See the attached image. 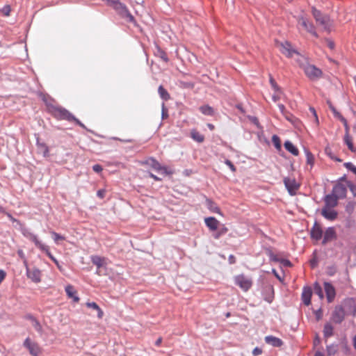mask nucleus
Returning <instances> with one entry per match:
<instances>
[{
	"label": "nucleus",
	"mask_w": 356,
	"mask_h": 356,
	"mask_svg": "<svg viewBox=\"0 0 356 356\" xmlns=\"http://www.w3.org/2000/svg\"><path fill=\"white\" fill-rule=\"evenodd\" d=\"M44 101L46 102L49 113H51L54 118L59 120H65L69 122H71V120L74 119V115L65 108L56 105L50 102H49L45 99H44Z\"/></svg>",
	"instance_id": "nucleus-1"
},
{
	"label": "nucleus",
	"mask_w": 356,
	"mask_h": 356,
	"mask_svg": "<svg viewBox=\"0 0 356 356\" xmlns=\"http://www.w3.org/2000/svg\"><path fill=\"white\" fill-rule=\"evenodd\" d=\"M312 13L316 23L321 26L325 31L330 32L332 27V22L330 17L326 15L322 14L320 10L314 7L312 8Z\"/></svg>",
	"instance_id": "nucleus-2"
},
{
	"label": "nucleus",
	"mask_w": 356,
	"mask_h": 356,
	"mask_svg": "<svg viewBox=\"0 0 356 356\" xmlns=\"http://www.w3.org/2000/svg\"><path fill=\"white\" fill-rule=\"evenodd\" d=\"M300 67L303 69L305 75L310 80H312V81L316 80V79H320L322 76V74H323L322 71L314 65L302 64L300 65Z\"/></svg>",
	"instance_id": "nucleus-3"
},
{
	"label": "nucleus",
	"mask_w": 356,
	"mask_h": 356,
	"mask_svg": "<svg viewBox=\"0 0 356 356\" xmlns=\"http://www.w3.org/2000/svg\"><path fill=\"white\" fill-rule=\"evenodd\" d=\"M298 25L302 26L307 32L309 33L316 38H318V34L316 31V28L312 22L304 15H300L297 19Z\"/></svg>",
	"instance_id": "nucleus-4"
},
{
	"label": "nucleus",
	"mask_w": 356,
	"mask_h": 356,
	"mask_svg": "<svg viewBox=\"0 0 356 356\" xmlns=\"http://www.w3.org/2000/svg\"><path fill=\"white\" fill-rule=\"evenodd\" d=\"M234 282L245 292L248 291L252 286V279L243 274L236 275L234 277Z\"/></svg>",
	"instance_id": "nucleus-5"
},
{
	"label": "nucleus",
	"mask_w": 356,
	"mask_h": 356,
	"mask_svg": "<svg viewBox=\"0 0 356 356\" xmlns=\"http://www.w3.org/2000/svg\"><path fill=\"white\" fill-rule=\"evenodd\" d=\"M24 345L32 356H39L42 353L40 346L29 338L25 340Z\"/></svg>",
	"instance_id": "nucleus-6"
},
{
	"label": "nucleus",
	"mask_w": 356,
	"mask_h": 356,
	"mask_svg": "<svg viewBox=\"0 0 356 356\" xmlns=\"http://www.w3.org/2000/svg\"><path fill=\"white\" fill-rule=\"evenodd\" d=\"M345 318V311L341 306H336L332 312L330 321L333 323L339 324Z\"/></svg>",
	"instance_id": "nucleus-7"
},
{
	"label": "nucleus",
	"mask_w": 356,
	"mask_h": 356,
	"mask_svg": "<svg viewBox=\"0 0 356 356\" xmlns=\"http://www.w3.org/2000/svg\"><path fill=\"white\" fill-rule=\"evenodd\" d=\"M276 46L280 51L286 57L290 58L292 57L293 54H298L297 51L292 48L291 44L286 41L284 42H277Z\"/></svg>",
	"instance_id": "nucleus-8"
},
{
	"label": "nucleus",
	"mask_w": 356,
	"mask_h": 356,
	"mask_svg": "<svg viewBox=\"0 0 356 356\" xmlns=\"http://www.w3.org/2000/svg\"><path fill=\"white\" fill-rule=\"evenodd\" d=\"M284 185L288 190L289 193L293 195L300 187V185L297 183L294 178L285 177L284 179Z\"/></svg>",
	"instance_id": "nucleus-9"
},
{
	"label": "nucleus",
	"mask_w": 356,
	"mask_h": 356,
	"mask_svg": "<svg viewBox=\"0 0 356 356\" xmlns=\"http://www.w3.org/2000/svg\"><path fill=\"white\" fill-rule=\"evenodd\" d=\"M321 215L327 220L333 221L337 219L338 213L334 208L323 207L321 209Z\"/></svg>",
	"instance_id": "nucleus-10"
},
{
	"label": "nucleus",
	"mask_w": 356,
	"mask_h": 356,
	"mask_svg": "<svg viewBox=\"0 0 356 356\" xmlns=\"http://www.w3.org/2000/svg\"><path fill=\"white\" fill-rule=\"evenodd\" d=\"M337 238V233L334 227H328L324 232L323 238L322 241L323 245H325L328 242H330Z\"/></svg>",
	"instance_id": "nucleus-11"
},
{
	"label": "nucleus",
	"mask_w": 356,
	"mask_h": 356,
	"mask_svg": "<svg viewBox=\"0 0 356 356\" xmlns=\"http://www.w3.org/2000/svg\"><path fill=\"white\" fill-rule=\"evenodd\" d=\"M26 274L27 277L35 283L41 281V271L38 268H27Z\"/></svg>",
	"instance_id": "nucleus-12"
},
{
	"label": "nucleus",
	"mask_w": 356,
	"mask_h": 356,
	"mask_svg": "<svg viewBox=\"0 0 356 356\" xmlns=\"http://www.w3.org/2000/svg\"><path fill=\"white\" fill-rule=\"evenodd\" d=\"M347 193L346 187L342 184H338L334 186L332 191V195L341 199L346 197Z\"/></svg>",
	"instance_id": "nucleus-13"
},
{
	"label": "nucleus",
	"mask_w": 356,
	"mask_h": 356,
	"mask_svg": "<svg viewBox=\"0 0 356 356\" xmlns=\"http://www.w3.org/2000/svg\"><path fill=\"white\" fill-rule=\"evenodd\" d=\"M324 289L326 293V297L328 302H332L336 295L334 287L329 282L324 283Z\"/></svg>",
	"instance_id": "nucleus-14"
},
{
	"label": "nucleus",
	"mask_w": 356,
	"mask_h": 356,
	"mask_svg": "<svg viewBox=\"0 0 356 356\" xmlns=\"http://www.w3.org/2000/svg\"><path fill=\"white\" fill-rule=\"evenodd\" d=\"M65 291L66 292L67 296L69 298L72 299L74 302L77 303L79 302L80 298L78 296L77 291L74 289V287L72 285H67L65 288Z\"/></svg>",
	"instance_id": "nucleus-15"
},
{
	"label": "nucleus",
	"mask_w": 356,
	"mask_h": 356,
	"mask_svg": "<svg viewBox=\"0 0 356 356\" xmlns=\"http://www.w3.org/2000/svg\"><path fill=\"white\" fill-rule=\"evenodd\" d=\"M311 238L316 241H318L322 238L323 230L319 224L315 222L310 231Z\"/></svg>",
	"instance_id": "nucleus-16"
},
{
	"label": "nucleus",
	"mask_w": 356,
	"mask_h": 356,
	"mask_svg": "<svg viewBox=\"0 0 356 356\" xmlns=\"http://www.w3.org/2000/svg\"><path fill=\"white\" fill-rule=\"evenodd\" d=\"M206 226L211 232L216 231L220 225V222L214 217H207L204 218Z\"/></svg>",
	"instance_id": "nucleus-17"
},
{
	"label": "nucleus",
	"mask_w": 356,
	"mask_h": 356,
	"mask_svg": "<svg viewBox=\"0 0 356 356\" xmlns=\"http://www.w3.org/2000/svg\"><path fill=\"white\" fill-rule=\"evenodd\" d=\"M312 296V288L310 286H305L302 289V300L305 305L309 306L311 304Z\"/></svg>",
	"instance_id": "nucleus-18"
},
{
	"label": "nucleus",
	"mask_w": 356,
	"mask_h": 356,
	"mask_svg": "<svg viewBox=\"0 0 356 356\" xmlns=\"http://www.w3.org/2000/svg\"><path fill=\"white\" fill-rule=\"evenodd\" d=\"M338 200L337 197L332 194L327 195L324 199L325 205L323 207L334 208L338 204Z\"/></svg>",
	"instance_id": "nucleus-19"
},
{
	"label": "nucleus",
	"mask_w": 356,
	"mask_h": 356,
	"mask_svg": "<svg viewBox=\"0 0 356 356\" xmlns=\"http://www.w3.org/2000/svg\"><path fill=\"white\" fill-rule=\"evenodd\" d=\"M31 241H32L36 248H38L40 251L44 252V250L48 248V245L42 243L38 238V236L34 234L33 233H31L30 236L27 238Z\"/></svg>",
	"instance_id": "nucleus-20"
},
{
	"label": "nucleus",
	"mask_w": 356,
	"mask_h": 356,
	"mask_svg": "<svg viewBox=\"0 0 356 356\" xmlns=\"http://www.w3.org/2000/svg\"><path fill=\"white\" fill-rule=\"evenodd\" d=\"M206 205L208 208V209L215 213L220 214L222 216L221 211L216 203H215L213 200L211 199L207 198L206 199Z\"/></svg>",
	"instance_id": "nucleus-21"
},
{
	"label": "nucleus",
	"mask_w": 356,
	"mask_h": 356,
	"mask_svg": "<svg viewBox=\"0 0 356 356\" xmlns=\"http://www.w3.org/2000/svg\"><path fill=\"white\" fill-rule=\"evenodd\" d=\"M265 341L267 343L274 347H280L283 344V342L280 339L275 337L273 335L266 336L265 338Z\"/></svg>",
	"instance_id": "nucleus-22"
},
{
	"label": "nucleus",
	"mask_w": 356,
	"mask_h": 356,
	"mask_svg": "<svg viewBox=\"0 0 356 356\" xmlns=\"http://www.w3.org/2000/svg\"><path fill=\"white\" fill-rule=\"evenodd\" d=\"M106 258L97 255L91 257L92 263L95 265L97 268H100L101 267L105 266L106 264Z\"/></svg>",
	"instance_id": "nucleus-23"
},
{
	"label": "nucleus",
	"mask_w": 356,
	"mask_h": 356,
	"mask_svg": "<svg viewBox=\"0 0 356 356\" xmlns=\"http://www.w3.org/2000/svg\"><path fill=\"white\" fill-rule=\"evenodd\" d=\"M191 137L192 139L199 143H203L204 140V136L196 129H193L191 131Z\"/></svg>",
	"instance_id": "nucleus-24"
},
{
	"label": "nucleus",
	"mask_w": 356,
	"mask_h": 356,
	"mask_svg": "<svg viewBox=\"0 0 356 356\" xmlns=\"http://www.w3.org/2000/svg\"><path fill=\"white\" fill-rule=\"evenodd\" d=\"M123 11L120 14V15L124 18L127 22L130 23H136L134 17L131 14V13L129 11L127 7L123 8Z\"/></svg>",
	"instance_id": "nucleus-25"
},
{
	"label": "nucleus",
	"mask_w": 356,
	"mask_h": 356,
	"mask_svg": "<svg viewBox=\"0 0 356 356\" xmlns=\"http://www.w3.org/2000/svg\"><path fill=\"white\" fill-rule=\"evenodd\" d=\"M284 146L285 149L291 153L293 156H298L299 154L298 148L291 141H286L284 144Z\"/></svg>",
	"instance_id": "nucleus-26"
},
{
	"label": "nucleus",
	"mask_w": 356,
	"mask_h": 356,
	"mask_svg": "<svg viewBox=\"0 0 356 356\" xmlns=\"http://www.w3.org/2000/svg\"><path fill=\"white\" fill-rule=\"evenodd\" d=\"M86 306L88 308H91L97 312V317L98 318L101 319L104 316V312L102 309L98 306V305L96 302H86Z\"/></svg>",
	"instance_id": "nucleus-27"
},
{
	"label": "nucleus",
	"mask_w": 356,
	"mask_h": 356,
	"mask_svg": "<svg viewBox=\"0 0 356 356\" xmlns=\"http://www.w3.org/2000/svg\"><path fill=\"white\" fill-rule=\"evenodd\" d=\"M147 164H148L152 168L156 171H161L162 169V165L159 163V161H157L154 158H149L147 161Z\"/></svg>",
	"instance_id": "nucleus-28"
},
{
	"label": "nucleus",
	"mask_w": 356,
	"mask_h": 356,
	"mask_svg": "<svg viewBox=\"0 0 356 356\" xmlns=\"http://www.w3.org/2000/svg\"><path fill=\"white\" fill-rule=\"evenodd\" d=\"M158 92L160 97L164 101H168L170 99V95L168 92L163 88V86H160L158 88Z\"/></svg>",
	"instance_id": "nucleus-29"
},
{
	"label": "nucleus",
	"mask_w": 356,
	"mask_h": 356,
	"mask_svg": "<svg viewBox=\"0 0 356 356\" xmlns=\"http://www.w3.org/2000/svg\"><path fill=\"white\" fill-rule=\"evenodd\" d=\"M44 252L48 256V257L56 265L57 268L59 269V270L62 271L63 268L62 266L60 265L58 261L52 255V254L50 252V248L48 246L47 248Z\"/></svg>",
	"instance_id": "nucleus-30"
},
{
	"label": "nucleus",
	"mask_w": 356,
	"mask_h": 356,
	"mask_svg": "<svg viewBox=\"0 0 356 356\" xmlns=\"http://www.w3.org/2000/svg\"><path fill=\"white\" fill-rule=\"evenodd\" d=\"M200 111L206 115H213V109L209 105H204L200 107Z\"/></svg>",
	"instance_id": "nucleus-31"
},
{
	"label": "nucleus",
	"mask_w": 356,
	"mask_h": 356,
	"mask_svg": "<svg viewBox=\"0 0 356 356\" xmlns=\"http://www.w3.org/2000/svg\"><path fill=\"white\" fill-rule=\"evenodd\" d=\"M272 142H273L275 147L278 151H280L282 149L280 138L277 135H273L272 136Z\"/></svg>",
	"instance_id": "nucleus-32"
},
{
	"label": "nucleus",
	"mask_w": 356,
	"mask_h": 356,
	"mask_svg": "<svg viewBox=\"0 0 356 356\" xmlns=\"http://www.w3.org/2000/svg\"><path fill=\"white\" fill-rule=\"evenodd\" d=\"M51 236L56 243H58L60 241H64L65 239V237L64 236H62L56 232H51Z\"/></svg>",
	"instance_id": "nucleus-33"
},
{
	"label": "nucleus",
	"mask_w": 356,
	"mask_h": 356,
	"mask_svg": "<svg viewBox=\"0 0 356 356\" xmlns=\"http://www.w3.org/2000/svg\"><path fill=\"white\" fill-rule=\"evenodd\" d=\"M344 141L346 144L348 145V149L351 151H353V144L352 143V138L350 136L348 133H346L344 136Z\"/></svg>",
	"instance_id": "nucleus-34"
},
{
	"label": "nucleus",
	"mask_w": 356,
	"mask_h": 356,
	"mask_svg": "<svg viewBox=\"0 0 356 356\" xmlns=\"http://www.w3.org/2000/svg\"><path fill=\"white\" fill-rule=\"evenodd\" d=\"M332 323H333L331 322V321H330V322L327 323L325 325L324 330H323L324 334H332L334 328H333Z\"/></svg>",
	"instance_id": "nucleus-35"
},
{
	"label": "nucleus",
	"mask_w": 356,
	"mask_h": 356,
	"mask_svg": "<svg viewBox=\"0 0 356 356\" xmlns=\"http://www.w3.org/2000/svg\"><path fill=\"white\" fill-rule=\"evenodd\" d=\"M306 158H307V163L310 165L311 168L314 165V157L313 154L310 152H306Z\"/></svg>",
	"instance_id": "nucleus-36"
},
{
	"label": "nucleus",
	"mask_w": 356,
	"mask_h": 356,
	"mask_svg": "<svg viewBox=\"0 0 356 356\" xmlns=\"http://www.w3.org/2000/svg\"><path fill=\"white\" fill-rule=\"evenodd\" d=\"M123 8H127V6L118 0L113 8L120 15L123 11Z\"/></svg>",
	"instance_id": "nucleus-37"
},
{
	"label": "nucleus",
	"mask_w": 356,
	"mask_h": 356,
	"mask_svg": "<svg viewBox=\"0 0 356 356\" xmlns=\"http://www.w3.org/2000/svg\"><path fill=\"white\" fill-rule=\"evenodd\" d=\"M314 292L316 294H317L321 299L323 298V293L321 289V286L319 284L315 283L314 284Z\"/></svg>",
	"instance_id": "nucleus-38"
},
{
	"label": "nucleus",
	"mask_w": 356,
	"mask_h": 356,
	"mask_svg": "<svg viewBox=\"0 0 356 356\" xmlns=\"http://www.w3.org/2000/svg\"><path fill=\"white\" fill-rule=\"evenodd\" d=\"M11 8L9 5H6L1 10V13L6 17H8L10 14Z\"/></svg>",
	"instance_id": "nucleus-39"
},
{
	"label": "nucleus",
	"mask_w": 356,
	"mask_h": 356,
	"mask_svg": "<svg viewBox=\"0 0 356 356\" xmlns=\"http://www.w3.org/2000/svg\"><path fill=\"white\" fill-rule=\"evenodd\" d=\"M328 104H329V107H330V110L332 111L334 117L339 119L342 115L340 114V113H339L336 110V108L332 105V104L330 102H328Z\"/></svg>",
	"instance_id": "nucleus-40"
},
{
	"label": "nucleus",
	"mask_w": 356,
	"mask_h": 356,
	"mask_svg": "<svg viewBox=\"0 0 356 356\" xmlns=\"http://www.w3.org/2000/svg\"><path fill=\"white\" fill-rule=\"evenodd\" d=\"M270 83L275 91H279V90H280L276 81L271 76H270Z\"/></svg>",
	"instance_id": "nucleus-41"
},
{
	"label": "nucleus",
	"mask_w": 356,
	"mask_h": 356,
	"mask_svg": "<svg viewBox=\"0 0 356 356\" xmlns=\"http://www.w3.org/2000/svg\"><path fill=\"white\" fill-rule=\"evenodd\" d=\"M159 56L160 58L165 62H168V56L166 54V53L163 51V50H161L159 49Z\"/></svg>",
	"instance_id": "nucleus-42"
},
{
	"label": "nucleus",
	"mask_w": 356,
	"mask_h": 356,
	"mask_svg": "<svg viewBox=\"0 0 356 356\" xmlns=\"http://www.w3.org/2000/svg\"><path fill=\"white\" fill-rule=\"evenodd\" d=\"M281 93H282V92L280 90H279V91H275V93L273 95V97H272L273 100L274 102L278 101L281 97H280Z\"/></svg>",
	"instance_id": "nucleus-43"
},
{
	"label": "nucleus",
	"mask_w": 356,
	"mask_h": 356,
	"mask_svg": "<svg viewBox=\"0 0 356 356\" xmlns=\"http://www.w3.org/2000/svg\"><path fill=\"white\" fill-rule=\"evenodd\" d=\"M225 163L230 168L232 172H236V169L231 161L227 159L225 160Z\"/></svg>",
	"instance_id": "nucleus-44"
},
{
	"label": "nucleus",
	"mask_w": 356,
	"mask_h": 356,
	"mask_svg": "<svg viewBox=\"0 0 356 356\" xmlns=\"http://www.w3.org/2000/svg\"><path fill=\"white\" fill-rule=\"evenodd\" d=\"M339 120L340 121H341L342 123L343 124V125L345 127V129H346V134L348 133L349 132V127H348L347 120L343 116H341Z\"/></svg>",
	"instance_id": "nucleus-45"
},
{
	"label": "nucleus",
	"mask_w": 356,
	"mask_h": 356,
	"mask_svg": "<svg viewBox=\"0 0 356 356\" xmlns=\"http://www.w3.org/2000/svg\"><path fill=\"white\" fill-rule=\"evenodd\" d=\"M106 189H100L97 191V195L101 198V199H103L104 197H105V195H106Z\"/></svg>",
	"instance_id": "nucleus-46"
},
{
	"label": "nucleus",
	"mask_w": 356,
	"mask_h": 356,
	"mask_svg": "<svg viewBox=\"0 0 356 356\" xmlns=\"http://www.w3.org/2000/svg\"><path fill=\"white\" fill-rule=\"evenodd\" d=\"M17 254L20 257V259L24 261V263H26V257H25L24 252L22 250H18Z\"/></svg>",
	"instance_id": "nucleus-47"
},
{
	"label": "nucleus",
	"mask_w": 356,
	"mask_h": 356,
	"mask_svg": "<svg viewBox=\"0 0 356 356\" xmlns=\"http://www.w3.org/2000/svg\"><path fill=\"white\" fill-rule=\"evenodd\" d=\"M92 169L95 172H100L102 171L103 168L102 167V165H99V164H96V165H94L92 166Z\"/></svg>",
	"instance_id": "nucleus-48"
},
{
	"label": "nucleus",
	"mask_w": 356,
	"mask_h": 356,
	"mask_svg": "<svg viewBox=\"0 0 356 356\" xmlns=\"http://www.w3.org/2000/svg\"><path fill=\"white\" fill-rule=\"evenodd\" d=\"M103 1H105L108 5L112 6L114 8L116 3L118 1V0H102Z\"/></svg>",
	"instance_id": "nucleus-49"
},
{
	"label": "nucleus",
	"mask_w": 356,
	"mask_h": 356,
	"mask_svg": "<svg viewBox=\"0 0 356 356\" xmlns=\"http://www.w3.org/2000/svg\"><path fill=\"white\" fill-rule=\"evenodd\" d=\"M218 230L220 232V234L224 235L228 232V228L227 227H225V225H222Z\"/></svg>",
	"instance_id": "nucleus-50"
},
{
	"label": "nucleus",
	"mask_w": 356,
	"mask_h": 356,
	"mask_svg": "<svg viewBox=\"0 0 356 356\" xmlns=\"http://www.w3.org/2000/svg\"><path fill=\"white\" fill-rule=\"evenodd\" d=\"M261 353H262L261 349H260V348H258V347H256V348L253 350V351H252V354H253V355H254V356H258V355H261Z\"/></svg>",
	"instance_id": "nucleus-51"
},
{
	"label": "nucleus",
	"mask_w": 356,
	"mask_h": 356,
	"mask_svg": "<svg viewBox=\"0 0 356 356\" xmlns=\"http://www.w3.org/2000/svg\"><path fill=\"white\" fill-rule=\"evenodd\" d=\"M6 277V273L3 270H0V284L5 280Z\"/></svg>",
	"instance_id": "nucleus-52"
},
{
	"label": "nucleus",
	"mask_w": 356,
	"mask_h": 356,
	"mask_svg": "<svg viewBox=\"0 0 356 356\" xmlns=\"http://www.w3.org/2000/svg\"><path fill=\"white\" fill-rule=\"evenodd\" d=\"M71 122H74L76 124L79 125L80 127H83V128L85 127L84 124L83 123H81V122H80L74 116V119L71 120Z\"/></svg>",
	"instance_id": "nucleus-53"
},
{
	"label": "nucleus",
	"mask_w": 356,
	"mask_h": 356,
	"mask_svg": "<svg viewBox=\"0 0 356 356\" xmlns=\"http://www.w3.org/2000/svg\"><path fill=\"white\" fill-rule=\"evenodd\" d=\"M40 147H42L44 149V155L47 156L49 152V149L47 146L44 144H40Z\"/></svg>",
	"instance_id": "nucleus-54"
},
{
	"label": "nucleus",
	"mask_w": 356,
	"mask_h": 356,
	"mask_svg": "<svg viewBox=\"0 0 356 356\" xmlns=\"http://www.w3.org/2000/svg\"><path fill=\"white\" fill-rule=\"evenodd\" d=\"M310 110L312 112L314 118H315V121L316 122V124H318V116H317V114H316V112L315 111V109L314 108H310Z\"/></svg>",
	"instance_id": "nucleus-55"
},
{
	"label": "nucleus",
	"mask_w": 356,
	"mask_h": 356,
	"mask_svg": "<svg viewBox=\"0 0 356 356\" xmlns=\"http://www.w3.org/2000/svg\"><path fill=\"white\" fill-rule=\"evenodd\" d=\"M222 236V234H220V232L219 230H218L213 234V236L215 239H219Z\"/></svg>",
	"instance_id": "nucleus-56"
},
{
	"label": "nucleus",
	"mask_w": 356,
	"mask_h": 356,
	"mask_svg": "<svg viewBox=\"0 0 356 356\" xmlns=\"http://www.w3.org/2000/svg\"><path fill=\"white\" fill-rule=\"evenodd\" d=\"M281 263L285 266H291V263L289 260H287V259H282L281 261Z\"/></svg>",
	"instance_id": "nucleus-57"
},
{
	"label": "nucleus",
	"mask_w": 356,
	"mask_h": 356,
	"mask_svg": "<svg viewBox=\"0 0 356 356\" xmlns=\"http://www.w3.org/2000/svg\"><path fill=\"white\" fill-rule=\"evenodd\" d=\"M161 171H163V172L165 175H171L172 174V171H170L168 170V168L166 167H164V166H162V169Z\"/></svg>",
	"instance_id": "nucleus-58"
},
{
	"label": "nucleus",
	"mask_w": 356,
	"mask_h": 356,
	"mask_svg": "<svg viewBox=\"0 0 356 356\" xmlns=\"http://www.w3.org/2000/svg\"><path fill=\"white\" fill-rule=\"evenodd\" d=\"M310 265L312 266V268H315L317 265V260L316 258H314L310 260Z\"/></svg>",
	"instance_id": "nucleus-59"
},
{
	"label": "nucleus",
	"mask_w": 356,
	"mask_h": 356,
	"mask_svg": "<svg viewBox=\"0 0 356 356\" xmlns=\"http://www.w3.org/2000/svg\"><path fill=\"white\" fill-rule=\"evenodd\" d=\"M32 232H29V230L27 229H24L22 230V234L24 236H25L26 238H28L30 234H31Z\"/></svg>",
	"instance_id": "nucleus-60"
},
{
	"label": "nucleus",
	"mask_w": 356,
	"mask_h": 356,
	"mask_svg": "<svg viewBox=\"0 0 356 356\" xmlns=\"http://www.w3.org/2000/svg\"><path fill=\"white\" fill-rule=\"evenodd\" d=\"M162 341H163V339L162 337H159L155 341V346H161V343H162Z\"/></svg>",
	"instance_id": "nucleus-61"
},
{
	"label": "nucleus",
	"mask_w": 356,
	"mask_h": 356,
	"mask_svg": "<svg viewBox=\"0 0 356 356\" xmlns=\"http://www.w3.org/2000/svg\"><path fill=\"white\" fill-rule=\"evenodd\" d=\"M149 177L154 179L155 181H160L161 179L152 173H149Z\"/></svg>",
	"instance_id": "nucleus-62"
},
{
	"label": "nucleus",
	"mask_w": 356,
	"mask_h": 356,
	"mask_svg": "<svg viewBox=\"0 0 356 356\" xmlns=\"http://www.w3.org/2000/svg\"><path fill=\"white\" fill-rule=\"evenodd\" d=\"M352 314L353 316L356 317V301L352 310Z\"/></svg>",
	"instance_id": "nucleus-63"
},
{
	"label": "nucleus",
	"mask_w": 356,
	"mask_h": 356,
	"mask_svg": "<svg viewBox=\"0 0 356 356\" xmlns=\"http://www.w3.org/2000/svg\"><path fill=\"white\" fill-rule=\"evenodd\" d=\"M278 107L280 111L283 113L285 111V106L283 104H279Z\"/></svg>",
	"instance_id": "nucleus-64"
}]
</instances>
